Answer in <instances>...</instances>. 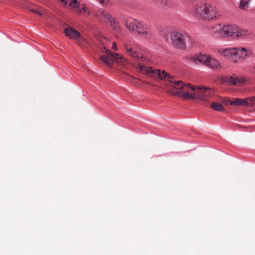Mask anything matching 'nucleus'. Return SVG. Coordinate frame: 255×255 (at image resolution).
Here are the masks:
<instances>
[{"mask_svg": "<svg viewBox=\"0 0 255 255\" xmlns=\"http://www.w3.org/2000/svg\"><path fill=\"white\" fill-rule=\"evenodd\" d=\"M126 50L130 56L136 59L138 62L137 68L141 73L155 79H160L165 77L168 78L170 77V75L164 71L161 72L160 70H154L151 67H146V58L142 55H140L136 51H134L132 48L127 47Z\"/></svg>", "mask_w": 255, "mask_h": 255, "instance_id": "1", "label": "nucleus"}, {"mask_svg": "<svg viewBox=\"0 0 255 255\" xmlns=\"http://www.w3.org/2000/svg\"><path fill=\"white\" fill-rule=\"evenodd\" d=\"M173 76L170 75V77H165L161 78V80L166 81L165 85L173 88L176 91L172 90V94L175 96H181L183 92L192 91H197V88L194 85H191L190 84H185L182 81H176L173 80Z\"/></svg>", "mask_w": 255, "mask_h": 255, "instance_id": "2", "label": "nucleus"}, {"mask_svg": "<svg viewBox=\"0 0 255 255\" xmlns=\"http://www.w3.org/2000/svg\"><path fill=\"white\" fill-rule=\"evenodd\" d=\"M213 32L218 36H222L224 34L234 38L243 36L245 34V32L239 29L237 26L233 25H224L222 27L221 24L215 25L213 27Z\"/></svg>", "mask_w": 255, "mask_h": 255, "instance_id": "3", "label": "nucleus"}, {"mask_svg": "<svg viewBox=\"0 0 255 255\" xmlns=\"http://www.w3.org/2000/svg\"><path fill=\"white\" fill-rule=\"evenodd\" d=\"M251 54L246 48L242 47L226 49L221 53L222 56L234 62H237L240 59H243L246 57H250Z\"/></svg>", "mask_w": 255, "mask_h": 255, "instance_id": "4", "label": "nucleus"}, {"mask_svg": "<svg viewBox=\"0 0 255 255\" xmlns=\"http://www.w3.org/2000/svg\"><path fill=\"white\" fill-rule=\"evenodd\" d=\"M191 61L195 63L202 64L211 69H215L220 66L219 62L215 59L205 54H196L189 57Z\"/></svg>", "mask_w": 255, "mask_h": 255, "instance_id": "5", "label": "nucleus"}, {"mask_svg": "<svg viewBox=\"0 0 255 255\" xmlns=\"http://www.w3.org/2000/svg\"><path fill=\"white\" fill-rule=\"evenodd\" d=\"M195 15L203 19H213L216 17V11L210 4L200 3L194 12Z\"/></svg>", "mask_w": 255, "mask_h": 255, "instance_id": "6", "label": "nucleus"}, {"mask_svg": "<svg viewBox=\"0 0 255 255\" xmlns=\"http://www.w3.org/2000/svg\"><path fill=\"white\" fill-rule=\"evenodd\" d=\"M106 55H101L100 57V59L104 62L107 66L112 67L113 62L117 63H122L124 58L122 55L116 53L115 54L111 51L110 50L106 49Z\"/></svg>", "mask_w": 255, "mask_h": 255, "instance_id": "7", "label": "nucleus"}, {"mask_svg": "<svg viewBox=\"0 0 255 255\" xmlns=\"http://www.w3.org/2000/svg\"><path fill=\"white\" fill-rule=\"evenodd\" d=\"M170 38L172 45L176 48L184 49L186 47L185 36L181 32L173 31L171 33Z\"/></svg>", "mask_w": 255, "mask_h": 255, "instance_id": "8", "label": "nucleus"}, {"mask_svg": "<svg viewBox=\"0 0 255 255\" xmlns=\"http://www.w3.org/2000/svg\"><path fill=\"white\" fill-rule=\"evenodd\" d=\"M231 105L236 106H252L255 105V96L251 97L245 99L236 98L232 100Z\"/></svg>", "mask_w": 255, "mask_h": 255, "instance_id": "9", "label": "nucleus"}, {"mask_svg": "<svg viewBox=\"0 0 255 255\" xmlns=\"http://www.w3.org/2000/svg\"><path fill=\"white\" fill-rule=\"evenodd\" d=\"M134 31H137L139 34H145L148 37H150L152 35L148 27L146 25L144 24L142 22L137 21V24H136Z\"/></svg>", "mask_w": 255, "mask_h": 255, "instance_id": "10", "label": "nucleus"}, {"mask_svg": "<svg viewBox=\"0 0 255 255\" xmlns=\"http://www.w3.org/2000/svg\"><path fill=\"white\" fill-rule=\"evenodd\" d=\"M202 91V88L199 87L197 89V91L193 92L192 93L189 92H183L180 97H182L184 99H195L201 98V96L199 93Z\"/></svg>", "mask_w": 255, "mask_h": 255, "instance_id": "11", "label": "nucleus"}, {"mask_svg": "<svg viewBox=\"0 0 255 255\" xmlns=\"http://www.w3.org/2000/svg\"><path fill=\"white\" fill-rule=\"evenodd\" d=\"M247 79L245 77H237L235 75L233 76L227 77L226 81L232 84V85H236L237 84H244L246 82Z\"/></svg>", "mask_w": 255, "mask_h": 255, "instance_id": "12", "label": "nucleus"}, {"mask_svg": "<svg viewBox=\"0 0 255 255\" xmlns=\"http://www.w3.org/2000/svg\"><path fill=\"white\" fill-rule=\"evenodd\" d=\"M64 32L65 35L70 38L77 39L81 36L80 33L71 27L65 28L64 29Z\"/></svg>", "mask_w": 255, "mask_h": 255, "instance_id": "13", "label": "nucleus"}, {"mask_svg": "<svg viewBox=\"0 0 255 255\" xmlns=\"http://www.w3.org/2000/svg\"><path fill=\"white\" fill-rule=\"evenodd\" d=\"M126 27L130 31H134L136 24H137V20L132 18H128L125 21Z\"/></svg>", "mask_w": 255, "mask_h": 255, "instance_id": "14", "label": "nucleus"}, {"mask_svg": "<svg viewBox=\"0 0 255 255\" xmlns=\"http://www.w3.org/2000/svg\"><path fill=\"white\" fill-rule=\"evenodd\" d=\"M211 94H213V90H211L210 89L204 88L203 90L202 89L201 92L199 93L201 98L198 99L201 100H206Z\"/></svg>", "mask_w": 255, "mask_h": 255, "instance_id": "15", "label": "nucleus"}, {"mask_svg": "<svg viewBox=\"0 0 255 255\" xmlns=\"http://www.w3.org/2000/svg\"><path fill=\"white\" fill-rule=\"evenodd\" d=\"M210 107L214 111L222 112L225 110L222 104L215 102L211 103Z\"/></svg>", "mask_w": 255, "mask_h": 255, "instance_id": "16", "label": "nucleus"}, {"mask_svg": "<svg viewBox=\"0 0 255 255\" xmlns=\"http://www.w3.org/2000/svg\"><path fill=\"white\" fill-rule=\"evenodd\" d=\"M97 17H103L105 19H111L112 16L107 12L103 9H100L96 14Z\"/></svg>", "mask_w": 255, "mask_h": 255, "instance_id": "17", "label": "nucleus"}, {"mask_svg": "<svg viewBox=\"0 0 255 255\" xmlns=\"http://www.w3.org/2000/svg\"><path fill=\"white\" fill-rule=\"evenodd\" d=\"M161 3L168 7H172L175 4L172 0H162Z\"/></svg>", "mask_w": 255, "mask_h": 255, "instance_id": "18", "label": "nucleus"}, {"mask_svg": "<svg viewBox=\"0 0 255 255\" xmlns=\"http://www.w3.org/2000/svg\"><path fill=\"white\" fill-rule=\"evenodd\" d=\"M77 4H78V1L77 0H71L69 3V5L73 6L76 7L78 6Z\"/></svg>", "mask_w": 255, "mask_h": 255, "instance_id": "19", "label": "nucleus"}, {"mask_svg": "<svg viewBox=\"0 0 255 255\" xmlns=\"http://www.w3.org/2000/svg\"><path fill=\"white\" fill-rule=\"evenodd\" d=\"M113 27H114V28L115 29H117L118 28H120V25L119 24V22L118 21H116L115 24L114 25H113Z\"/></svg>", "mask_w": 255, "mask_h": 255, "instance_id": "20", "label": "nucleus"}, {"mask_svg": "<svg viewBox=\"0 0 255 255\" xmlns=\"http://www.w3.org/2000/svg\"><path fill=\"white\" fill-rule=\"evenodd\" d=\"M113 27H114V28L115 29H117L118 28H120V25L119 24V22L118 21H116L115 24L114 25H113Z\"/></svg>", "mask_w": 255, "mask_h": 255, "instance_id": "21", "label": "nucleus"}, {"mask_svg": "<svg viewBox=\"0 0 255 255\" xmlns=\"http://www.w3.org/2000/svg\"><path fill=\"white\" fill-rule=\"evenodd\" d=\"M231 102L232 101L230 99H225L223 101L224 103H225L226 105H231Z\"/></svg>", "mask_w": 255, "mask_h": 255, "instance_id": "22", "label": "nucleus"}, {"mask_svg": "<svg viewBox=\"0 0 255 255\" xmlns=\"http://www.w3.org/2000/svg\"><path fill=\"white\" fill-rule=\"evenodd\" d=\"M112 48L116 51L118 50V47L116 42H113L112 44Z\"/></svg>", "mask_w": 255, "mask_h": 255, "instance_id": "23", "label": "nucleus"}, {"mask_svg": "<svg viewBox=\"0 0 255 255\" xmlns=\"http://www.w3.org/2000/svg\"><path fill=\"white\" fill-rule=\"evenodd\" d=\"M109 21H110V22L111 25L113 26V24H115V23H116V21H115V20L114 19H111V20H110V19H109Z\"/></svg>", "mask_w": 255, "mask_h": 255, "instance_id": "24", "label": "nucleus"}, {"mask_svg": "<svg viewBox=\"0 0 255 255\" xmlns=\"http://www.w3.org/2000/svg\"><path fill=\"white\" fill-rule=\"evenodd\" d=\"M33 11L34 12H36V13L38 14L39 15H41V13L37 11L33 10Z\"/></svg>", "mask_w": 255, "mask_h": 255, "instance_id": "25", "label": "nucleus"}, {"mask_svg": "<svg viewBox=\"0 0 255 255\" xmlns=\"http://www.w3.org/2000/svg\"><path fill=\"white\" fill-rule=\"evenodd\" d=\"M98 1H99L101 3H103L104 1V0H97Z\"/></svg>", "mask_w": 255, "mask_h": 255, "instance_id": "26", "label": "nucleus"}, {"mask_svg": "<svg viewBox=\"0 0 255 255\" xmlns=\"http://www.w3.org/2000/svg\"><path fill=\"white\" fill-rule=\"evenodd\" d=\"M86 7H83V8H82V10L83 11H86Z\"/></svg>", "mask_w": 255, "mask_h": 255, "instance_id": "27", "label": "nucleus"}]
</instances>
